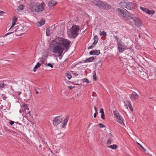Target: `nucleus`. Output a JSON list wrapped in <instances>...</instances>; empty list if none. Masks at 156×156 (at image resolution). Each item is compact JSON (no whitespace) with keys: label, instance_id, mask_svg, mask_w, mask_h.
Here are the masks:
<instances>
[{"label":"nucleus","instance_id":"nucleus-1","mask_svg":"<svg viewBox=\"0 0 156 156\" xmlns=\"http://www.w3.org/2000/svg\"><path fill=\"white\" fill-rule=\"evenodd\" d=\"M70 43V41L69 40L59 37H56L53 40L51 50L54 53H58V56L61 59L63 51L66 52L68 50Z\"/></svg>","mask_w":156,"mask_h":156},{"label":"nucleus","instance_id":"nucleus-2","mask_svg":"<svg viewBox=\"0 0 156 156\" xmlns=\"http://www.w3.org/2000/svg\"><path fill=\"white\" fill-rule=\"evenodd\" d=\"M116 11H117L119 15H121L122 17L126 20H130V19L131 18L132 14L128 12V11L126 9L124 10L118 8L116 9Z\"/></svg>","mask_w":156,"mask_h":156},{"label":"nucleus","instance_id":"nucleus-3","mask_svg":"<svg viewBox=\"0 0 156 156\" xmlns=\"http://www.w3.org/2000/svg\"><path fill=\"white\" fill-rule=\"evenodd\" d=\"M94 4L98 7H101L102 9H111L112 6L105 2H102L101 1H94Z\"/></svg>","mask_w":156,"mask_h":156},{"label":"nucleus","instance_id":"nucleus-4","mask_svg":"<svg viewBox=\"0 0 156 156\" xmlns=\"http://www.w3.org/2000/svg\"><path fill=\"white\" fill-rule=\"evenodd\" d=\"M80 28L78 25H73L71 28L69 29L71 36L73 38H75L78 35Z\"/></svg>","mask_w":156,"mask_h":156},{"label":"nucleus","instance_id":"nucleus-5","mask_svg":"<svg viewBox=\"0 0 156 156\" xmlns=\"http://www.w3.org/2000/svg\"><path fill=\"white\" fill-rule=\"evenodd\" d=\"M122 40L121 39L120 41L117 43L118 45V49L120 53H122L126 49L127 46L121 42Z\"/></svg>","mask_w":156,"mask_h":156},{"label":"nucleus","instance_id":"nucleus-6","mask_svg":"<svg viewBox=\"0 0 156 156\" xmlns=\"http://www.w3.org/2000/svg\"><path fill=\"white\" fill-rule=\"evenodd\" d=\"M130 20H131V23H134L135 24V25L137 27L141 26L142 25V22L140 19L139 18H133L131 17V18L130 19Z\"/></svg>","mask_w":156,"mask_h":156},{"label":"nucleus","instance_id":"nucleus-7","mask_svg":"<svg viewBox=\"0 0 156 156\" xmlns=\"http://www.w3.org/2000/svg\"><path fill=\"white\" fill-rule=\"evenodd\" d=\"M62 115L57 116L55 117L53 120V124L55 126H57L62 121Z\"/></svg>","mask_w":156,"mask_h":156},{"label":"nucleus","instance_id":"nucleus-8","mask_svg":"<svg viewBox=\"0 0 156 156\" xmlns=\"http://www.w3.org/2000/svg\"><path fill=\"white\" fill-rule=\"evenodd\" d=\"M130 98L133 101H135L139 98V95L136 93L133 92L129 94Z\"/></svg>","mask_w":156,"mask_h":156},{"label":"nucleus","instance_id":"nucleus-9","mask_svg":"<svg viewBox=\"0 0 156 156\" xmlns=\"http://www.w3.org/2000/svg\"><path fill=\"white\" fill-rule=\"evenodd\" d=\"M45 4L44 2H42L39 5H37V12H41L44 9V6Z\"/></svg>","mask_w":156,"mask_h":156},{"label":"nucleus","instance_id":"nucleus-10","mask_svg":"<svg viewBox=\"0 0 156 156\" xmlns=\"http://www.w3.org/2000/svg\"><path fill=\"white\" fill-rule=\"evenodd\" d=\"M127 5L126 8L128 10H132L134 9L135 5L133 3L128 1Z\"/></svg>","mask_w":156,"mask_h":156},{"label":"nucleus","instance_id":"nucleus-11","mask_svg":"<svg viewBox=\"0 0 156 156\" xmlns=\"http://www.w3.org/2000/svg\"><path fill=\"white\" fill-rule=\"evenodd\" d=\"M100 53V51L99 50H93L90 51L89 52V54L91 55H98Z\"/></svg>","mask_w":156,"mask_h":156},{"label":"nucleus","instance_id":"nucleus-12","mask_svg":"<svg viewBox=\"0 0 156 156\" xmlns=\"http://www.w3.org/2000/svg\"><path fill=\"white\" fill-rule=\"evenodd\" d=\"M128 2V1H122L120 3V5L121 7L123 8H126L127 5V3Z\"/></svg>","mask_w":156,"mask_h":156},{"label":"nucleus","instance_id":"nucleus-13","mask_svg":"<svg viewBox=\"0 0 156 156\" xmlns=\"http://www.w3.org/2000/svg\"><path fill=\"white\" fill-rule=\"evenodd\" d=\"M117 119V121L119 122L120 124L124 125V122L123 121V118L120 115L119 117L118 118H116Z\"/></svg>","mask_w":156,"mask_h":156},{"label":"nucleus","instance_id":"nucleus-14","mask_svg":"<svg viewBox=\"0 0 156 156\" xmlns=\"http://www.w3.org/2000/svg\"><path fill=\"white\" fill-rule=\"evenodd\" d=\"M14 18L12 20V25L9 29V30L12 29L13 28L14 26L16 25V22L17 20V18L15 17H14Z\"/></svg>","mask_w":156,"mask_h":156},{"label":"nucleus","instance_id":"nucleus-15","mask_svg":"<svg viewBox=\"0 0 156 156\" xmlns=\"http://www.w3.org/2000/svg\"><path fill=\"white\" fill-rule=\"evenodd\" d=\"M96 58V56L94 57L92 56L88 58L86 60H85L84 62V63H86L88 62H90L94 60Z\"/></svg>","mask_w":156,"mask_h":156},{"label":"nucleus","instance_id":"nucleus-16","mask_svg":"<svg viewBox=\"0 0 156 156\" xmlns=\"http://www.w3.org/2000/svg\"><path fill=\"white\" fill-rule=\"evenodd\" d=\"M147 76H148V79L150 80H153L154 79V77L153 76V73L152 72H149L148 71H147Z\"/></svg>","mask_w":156,"mask_h":156},{"label":"nucleus","instance_id":"nucleus-17","mask_svg":"<svg viewBox=\"0 0 156 156\" xmlns=\"http://www.w3.org/2000/svg\"><path fill=\"white\" fill-rule=\"evenodd\" d=\"M69 119V118L68 116H67L64 120V122L63 125L62 126V127L64 128V127L67 125V123Z\"/></svg>","mask_w":156,"mask_h":156},{"label":"nucleus","instance_id":"nucleus-18","mask_svg":"<svg viewBox=\"0 0 156 156\" xmlns=\"http://www.w3.org/2000/svg\"><path fill=\"white\" fill-rule=\"evenodd\" d=\"M30 9L31 11L33 12H37V8L36 5L31 6Z\"/></svg>","mask_w":156,"mask_h":156},{"label":"nucleus","instance_id":"nucleus-19","mask_svg":"<svg viewBox=\"0 0 156 156\" xmlns=\"http://www.w3.org/2000/svg\"><path fill=\"white\" fill-rule=\"evenodd\" d=\"M56 4V2L55 1L53 0H50L48 3L49 5L51 7H53Z\"/></svg>","mask_w":156,"mask_h":156},{"label":"nucleus","instance_id":"nucleus-20","mask_svg":"<svg viewBox=\"0 0 156 156\" xmlns=\"http://www.w3.org/2000/svg\"><path fill=\"white\" fill-rule=\"evenodd\" d=\"M38 140L39 141H41L42 142L44 146L46 147L47 146V143L46 141H45V140L44 139L42 138L41 137H40L38 138Z\"/></svg>","mask_w":156,"mask_h":156},{"label":"nucleus","instance_id":"nucleus-21","mask_svg":"<svg viewBox=\"0 0 156 156\" xmlns=\"http://www.w3.org/2000/svg\"><path fill=\"white\" fill-rule=\"evenodd\" d=\"M41 64L39 62L37 63L36 65L35 66L33 69V70L34 72H35L36 70L40 67Z\"/></svg>","mask_w":156,"mask_h":156},{"label":"nucleus","instance_id":"nucleus-22","mask_svg":"<svg viewBox=\"0 0 156 156\" xmlns=\"http://www.w3.org/2000/svg\"><path fill=\"white\" fill-rule=\"evenodd\" d=\"M51 34V30L50 29V27H48V28L46 29V35L47 36H49Z\"/></svg>","mask_w":156,"mask_h":156},{"label":"nucleus","instance_id":"nucleus-23","mask_svg":"<svg viewBox=\"0 0 156 156\" xmlns=\"http://www.w3.org/2000/svg\"><path fill=\"white\" fill-rule=\"evenodd\" d=\"M113 114L115 117L116 118L119 117V115H120L119 113L116 110L114 111Z\"/></svg>","mask_w":156,"mask_h":156},{"label":"nucleus","instance_id":"nucleus-24","mask_svg":"<svg viewBox=\"0 0 156 156\" xmlns=\"http://www.w3.org/2000/svg\"><path fill=\"white\" fill-rule=\"evenodd\" d=\"M107 147L112 149L115 150L118 147L117 145L116 144H113L112 145L108 146Z\"/></svg>","mask_w":156,"mask_h":156},{"label":"nucleus","instance_id":"nucleus-25","mask_svg":"<svg viewBox=\"0 0 156 156\" xmlns=\"http://www.w3.org/2000/svg\"><path fill=\"white\" fill-rule=\"evenodd\" d=\"M126 102L128 104V107H129V108L130 111L131 112H133V109L132 105H131V104L129 102V101L128 100L126 101Z\"/></svg>","mask_w":156,"mask_h":156},{"label":"nucleus","instance_id":"nucleus-26","mask_svg":"<svg viewBox=\"0 0 156 156\" xmlns=\"http://www.w3.org/2000/svg\"><path fill=\"white\" fill-rule=\"evenodd\" d=\"M45 22V20L44 19H42L39 22V23L40 24V25L39 26V27L41 26L42 25H44Z\"/></svg>","mask_w":156,"mask_h":156},{"label":"nucleus","instance_id":"nucleus-27","mask_svg":"<svg viewBox=\"0 0 156 156\" xmlns=\"http://www.w3.org/2000/svg\"><path fill=\"white\" fill-rule=\"evenodd\" d=\"M147 13L149 15H151V14H154L155 13V11L154 10H150L149 9H148Z\"/></svg>","mask_w":156,"mask_h":156},{"label":"nucleus","instance_id":"nucleus-28","mask_svg":"<svg viewBox=\"0 0 156 156\" xmlns=\"http://www.w3.org/2000/svg\"><path fill=\"white\" fill-rule=\"evenodd\" d=\"M23 108L25 110H29V108H28V105L26 104H23L22 106Z\"/></svg>","mask_w":156,"mask_h":156},{"label":"nucleus","instance_id":"nucleus-29","mask_svg":"<svg viewBox=\"0 0 156 156\" xmlns=\"http://www.w3.org/2000/svg\"><path fill=\"white\" fill-rule=\"evenodd\" d=\"M45 65V67H47V66L51 67V68H53V66L52 64H51L50 63H46L45 64L44 66Z\"/></svg>","mask_w":156,"mask_h":156},{"label":"nucleus","instance_id":"nucleus-30","mask_svg":"<svg viewBox=\"0 0 156 156\" xmlns=\"http://www.w3.org/2000/svg\"><path fill=\"white\" fill-rule=\"evenodd\" d=\"M24 7V5H20L18 7V10H22Z\"/></svg>","mask_w":156,"mask_h":156},{"label":"nucleus","instance_id":"nucleus-31","mask_svg":"<svg viewBox=\"0 0 156 156\" xmlns=\"http://www.w3.org/2000/svg\"><path fill=\"white\" fill-rule=\"evenodd\" d=\"M16 31H18L17 30H16V29L14 30H13L12 32H9V33H7L5 34V35L4 36V37L6 36H7L8 35H9V34H12V33H14V32H15Z\"/></svg>","mask_w":156,"mask_h":156},{"label":"nucleus","instance_id":"nucleus-32","mask_svg":"<svg viewBox=\"0 0 156 156\" xmlns=\"http://www.w3.org/2000/svg\"><path fill=\"white\" fill-rule=\"evenodd\" d=\"M94 41H95V42H97V43L98 41V37L97 35H95L94 36V37L93 38Z\"/></svg>","mask_w":156,"mask_h":156},{"label":"nucleus","instance_id":"nucleus-33","mask_svg":"<svg viewBox=\"0 0 156 156\" xmlns=\"http://www.w3.org/2000/svg\"><path fill=\"white\" fill-rule=\"evenodd\" d=\"M93 79L95 81L97 80L96 75L95 71H94L93 73Z\"/></svg>","mask_w":156,"mask_h":156},{"label":"nucleus","instance_id":"nucleus-34","mask_svg":"<svg viewBox=\"0 0 156 156\" xmlns=\"http://www.w3.org/2000/svg\"><path fill=\"white\" fill-rule=\"evenodd\" d=\"M140 9H141L144 12H145L147 13V9H148L145 8H143L142 7H140Z\"/></svg>","mask_w":156,"mask_h":156},{"label":"nucleus","instance_id":"nucleus-35","mask_svg":"<svg viewBox=\"0 0 156 156\" xmlns=\"http://www.w3.org/2000/svg\"><path fill=\"white\" fill-rule=\"evenodd\" d=\"M82 82H87V83H88L90 82L86 78H84L82 80Z\"/></svg>","mask_w":156,"mask_h":156},{"label":"nucleus","instance_id":"nucleus-36","mask_svg":"<svg viewBox=\"0 0 156 156\" xmlns=\"http://www.w3.org/2000/svg\"><path fill=\"white\" fill-rule=\"evenodd\" d=\"M98 125L99 127L100 128H104L105 127V126L104 125H103V124L101 123H100L98 124Z\"/></svg>","mask_w":156,"mask_h":156},{"label":"nucleus","instance_id":"nucleus-37","mask_svg":"<svg viewBox=\"0 0 156 156\" xmlns=\"http://www.w3.org/2000/svg\"><path fill=\"white\" fill-rule=\"evenodd\" d=\"M66 76L69 80L72 77V76L71 75V74H69V73H67Z\"/></svg>","mask_w":156,"mask_h":156},{"label":"nucleus","instance_id":"nucleus-38","mask_svg":"<svg viewBox=\"0 0 156 156\" xmlns=\"http://www.w3.org/2000/svg\"><path fill=\"white\" fill-rule=\"evenodd\" d=\"M100 35H103L105 37L106 36L107 34L104 31H103L101 33Z\"/></svg>","mask_w":156,"mask_h":156},{"label":"nucleus","instance_id":"nucleus-39","mask_svg":"<svg viewBox=\"0 0 156 156\" xmlns=\"http://www.w3.org/2000/svg\"><path fill=\"white\" fill-rule=\"evenodd\" d=\"M45 61H46V60L44 59H41L40 61V62L42 64H44L45 63ZM42 66H43V65H42Z\"/></svg>","mask_w":156,"mask_h":156},{"label":"nucleus","instance_id":"nucleus-40","mask_svg":"<svg viewBox=\"0 0 156 156\" xmlns=\"http://www.w3.org/2000/svg\"><path fill=\"white\" fill-rule=\"evenodd\" d=\"M137 144L145 151H146V149H145L144 147L143 146H142L141 144H139L138 143H137Z\"/></svg>","mask_w":156,"mask_h":156},{"label":"nucleus","instance_id":"nucleus-41","mask_svg":"<svg viewBox=\"0 0 156 156\" xmlns=\"http://www.w3.org/2000/svg\"><path fill=\"white\" fill-rule=\"evenodd\" d=\"M5 87L4 83L2 82L0 83V89L3 88Z\"/></svg>","mask_w":156,"mask_h":156},{"label":"nucleus","instance_id":"nucleus-42","mask_svg":"<svg viewBox=\"0 0 156 156\" xmlns=\"http://www.w3.org/2000/svg\"><path fill=\"white\" fill-rule=\"evenodd\" d=\"M114 37L115 39L116 40V42L117 43L119 42V37L117 35H116V36H114Z\"/></svg>","mask_w":156,"mask_h":156},{"label":"nucleus","instance_id":"nucleus-43","mask_svg":"<svg viewBox=\"0 0 156 156\" xmlns=\"http://www.w3.org/2000/svg\"><path fill=\"white\" fill-rule=\"evenodd\" d=\"M101 119H105V113H102L101 114Z\"/></svg>","mask_w":156,"mask_h":156},{"label":"nucleus","instance_id":"nucleus-44","mask_svg":"<svg viewBox=\"0 0 156 156\" xmlns=\"http://www.w3.org/2000/svg\"><path fill=\"white\" fill-rule=\"evenodd\" d=\"M5 129L7 132H9L10 133H12L13 132V131L9 129L7 127L5 128Z\"/></svg>","mask_w":156,"mask_h":156},{"label":"nucleus","instance_id":"nucleus-45","mask_svg":"<svg viewBox=\"0 0 156 156\" xmlns=\"http://www.w3.org/2000/svg\"><path fill=\"white\" fill-rule=\"evenodd\" d=\"M2 98L4 100H6L7 97L5 96V94H2Z\"/></svg>","mask_w":156,"mask_h":156},{"label":"nucleus","instance_id":"nucleus-46","mask_svg":"<svg viewBox=\"0 0 156 156\" xmlns=\"http://www.w3.org/2000/svg\"><path fill=\"white\" fill-rule=\"evenodd\" d=\"M75 87L74 86L73 87L72 86H68V88L69 90H71L72 89L74 88Z\"/></svg>","mask_w":156,"mask_h":156},{"label":"nucleus","instance_id":"nucleus-47","mask_svg":"<svg viewBox=\"0 0 156 156\" xmlns=\"http://www.w3.org/2000/svg\"><path fill=\"white\" fill-rule=\"evenodd\" d=\"M27 114H29V115L30 117L31 118L33 117V115L31 114V112L30 111L28 112L27 113Z\"/></svg>","mask_w":156,"mask_h":156},{"label":"nucleus","instance_id":"nucleus-48","mask_svg":"<svg viewBox=\"0 0 156 156\" xmlns=\"http://www.w3.org/2000/svg\"><path fill=\"white\" fill-rule=\"evenodd\" d=\"M112 143V141L110 140V139H109L107 142V144L108 145L110 144H111Z\"/></svg>","mask_w":156,"mask_h":156},{"label":"nucleus","instance_id":"nucleus-49","mask_svg":"<svg viewBox=\"0 0 156 156\" xmlns=\"http://www.w3.org/2000/svg\"><path fill=\"white\" fill-rule=\"evenodd\" d=\"M100 112L101 113V114H102V113H104V109L103 108H101L100 109Z\"/></svg>","mask_w":156,"mask_h":156},{"label":"nucleus","instance_id":"nucleus-50","mask_svg":"<svg viewBox=\"0 0 156 156\" xmlns=\"http://www.w3.org/2000/svg\"><path fill=\"white\" fill-rule=\"evenodd\" d=\"M108 136L109 137V139H111V138L113 136L112 135L111 133L108 134Z\"/></svg>","mask_w":156,"mask_h":156},{"label":"nucleus","instance_id":"nucleus-51","mask_svg":"<svg viewBox=\"0 0 156 156\" xmlns=\"http://www.w3.org/2000/svg\"><path fill=\"white\" fill-rule=\"evenodd\" d=\"M98 112L96 111V112H95V113L94 114V118H96V117L97 115H98Z\"/></svg>","mask_w":156,"mask_h":156},{"label":"nucleus","instance_id":"nucleus-52","mask_svg":"<svg viewBox=\"0 0 156 156\" xmlns=\"http://www.w3.org/2000/svg\"><path fill=\"white\" fill-rule=\"evenodd\" d=\"M95 42V41H94L93 43L91 45L93 47H94L96 45V44H97V43Z\"/></svg>","mask_w":156,"mask_h":156},{"label":"nucleus","instance_id":"nucleus-53","mask_svg":"<svg viewBox=\"0 0 156 156\" xmlns=\"http://www.w3.org/2000/svg\"><path fill=\"white\" fill-rule=\"evenodd\" d=\"M9 124L10 125H12L14 123V122L13 121H10L9 122Z\"/></svg>","mask_w":156,"mask_h":156},{"label":"nucleus","instance_id":"nucleus-54","mask_svg":"<svg viewBox=\"0 0 156 156\" xmlns=\"http://www.w3.org/2000/svg\"><path fill=\"white\" fill-rule=\"evenodd\" d=\"M5 13V12L3 11L0 10V15H3Z\"/></svg>","mask_w":156,"mask_h":156},{"label":"nucleus","instance_id":"nucleus-55","mask_svg":"<svg viewBox=\"0 0 156 156\" xmlns=\"http://www.w3.org/2000/svg\"><path fill=\"white\" fill-rule=\"evenodd\" d=\"M21 30H18V29H17H17H16V30H17L18 31H15V32H16V33H15V34H16V35H17V36H20V34H19H19H18V33H16V32H18V31H20Z\"/></svg>","mask_w":156,"mask_h":156},{"label":"nucleus","instance_id":"nucleus-56","mask_svg":"<svg viewBox=\"0 0 156 156\" xmlns=\"http://www.w3.org/2000/svg\"><path fill=\"white\" fill-rule=\"evenodd\" d=\"M101 61H98V62H97V63H95V65L96 66H98V64H100V63H101Z\"/></svg>","mask_w":156,"mask_h":156},{"label":"nucleus","instance_id":"nucleus-57","mask_svg":"<svg viewBox=\"0 0 156 156\" xmlns=\"http://www.w3.org/2000/svg\"><path fill=\"white\" fill-rule=\"evenodd\" d=\"M29 28V27H28V26H25V27H23V29H22V30H25V29H28Z\"/></svg>","mask_w":156,"mask_h":156},{"label":"nucleus","instance_id":"nucleus-58","mask_svg":"<svg viewBox=\"0 0 156 156\" xmlns=\"http://www.w3.org/2000/svg\"><path fill=\"white\" fill-rule=\"evenodd\" d=\"M93 48V47L92 45H91V46H89L88 48V49H92V48Z\"/></svg>","mask_w":156,"mask_h":156},{"label":"nucleus","instance_id":"nucleus-59","mask_svg":"<svg viewBox=\"0 0 156 156\" xmlns=\"http://www.w3.org/2000/svg\"><path fill=\"white\" fill-rule=\"evenodd\" d=\"M94 109L95 111V112H96V111L97 112H98V110H97V108L96 107V106H94Z\"/></svg>","mask_w":156,"mask_h":156},{"label":"nucleus","instance_id":"nucleus-60","mask_svg":"<svg viewBox=\"0 0 156 156\" xmlns=\"http://www.w3.org/2000/svg\"><path fill=\"white\" fill-rule=\"evenodd\" d=\"M124 104H125V107L127 108H128V107H127V105L124 102Z\"/></svg>","mask_w":156,"mask_h":156},{"label":"nucleus","instance_id":"nucleus-61","mask_svg":"<svg viewBox=\"0 0 156 156\" xmlns=\"http://www.w3.org/2000/svg\"><path fill=\"white\" fill-rule=\"evenodd\" d=\"M84 62V61H81L80 62H79L78 64H80Z\"/></svg>","mask_w":156,"mask_h":156},{"label":"nucleus","instance_id":"nucleus-62","mask_svg":"<svg viewBox=\"0 0 156 156\" xmlns=\"http://www.w3.org/2000/svg\"><path fill=\"white\" fill-rule=\"evenodd\" d=\"M16 93H18V95H20V94H21V92H16Z\"/></svg>","mask_w":156,"mask_h":156},{"label":"nucleus","instance_id":"nucleus-63","mask_svg":"<svg viewBox=\"0 0 156 156\" xmlns=\"http://www.w3.org/2000/svg\"><path fill=\"white\" fill-rule=\"evenodd\" d=\"M3 108V105H1L0 106V109H2Z\"/></svg>","mask_w":156,"mask_h":156},{"label":"nucleus","instance_id":"nucleus-64","mask_svg":"<svg viewBox=\"0 0 156 156\" xmlns=\"http://www.w3.org/2000/svg\"><path fill=\"white\" fill-rule=\"evenodd\" d=\"M39 148H40L41 149H42V147H41V144H40L39 145Z\"/></svg>","mask_w":156,"mask_h":156}]
</instances>
